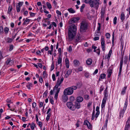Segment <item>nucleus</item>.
I'll return each mask as SVG.
<instances>
[{
    "mask_svg": "<svg viewBox=\"0 0 130 130\" xmlns=\"http://www.w3.org/2000/svg\"><path fill=\"white\" fill-rule=\"evenodd\" d=\"M76 29L75 25L72 24L69 27L68 29V39L69 41H71L74 39L75 36Z\"/></svg>",
    "mask_w": 130,
    "mask_h": 130,
    "instance_id": "f257e3e1",
    "label": "nucleus"
},
{
    "mask_svg": "<svg viewBox=\"0 0 130 130\" xmlns=\"http://www.w3.org/2000/svg\"><path fill=\"white\" fill-rule=\"evenodd\" d=\"M63 79L64 78L63 77L61 78L60 80L58 78L56 84L54 87L53 91L54 92L55 90L56 91V93L55 94L54 96V98L56 100H57V99L58 94L59 92L60 89V88H58V87L59 86H60V85L62 83L63 81Z\"/></svg>",
    "mask_w": 130,
    "mask_h": 130,
    "instance_id": "f03ea898",
    "label": "nucleus"
},
{
    "mask_svg": "<svg viewBox=\"0 0 130 130\" xmlns=\"http://www.w3.org/2000/svg\"><path fill=\"white\" fill-rule=\"evenodd\" d=\"M77 87L76 86H73L66 89L63 92V94L70 95L73 94L74 90H76Z\"/></svg>",
    "mask_w": 130,
    "mask_h": 130,
    "instance_id": "7ed1b4c3",
    "label": "nucleus"
},
{
    "mask_svg": "<svg viewBox=\"0 0 130 130\" xmlns=\"http://www.w3.org/2000/svg\"><path fill=\"white\" fill-rule=\"evenodd\" d=\"M87 23L85 21H83L81 23L80 31V32H85L87 29Z\"/></svg>",
    "mask_w": 130,
    "mask_h": 130,
    "instance_id": "20e7f679",
    "label": "nucleus"
},
{
    "mask_svg": "<svg viewBox=\"0 0 130 130\" xmlns=\"http://www.w3.org/2000/svg\"><path fill=\"white\" fill-rule=\"evenodd\" d=\"M67 105L68 107L72 110H75V105H73L71 102H68L67 103Z\"/></svg>",
    "mask_w": 130,
    "mask_h": 130,
    "instance_id": "39448f33",
    "label": "nucleus"
},
{
    "mask_svg": "<svg viewBox=\"0 0 130 130\" xmlns=\"http://www.w3.org/2000/svg\"><path fill=\"white\" fill-rule=\"evenodd\" d=\"M80 18L78 17H73L70 19L69 23L70 24H71L77 22L79 19Z\"/></svg>",
    "mask_w": 130,
    "mask_h": 130,
    "instance_id": "423d86ee",
    "label": "nucleus"
},
{
    "mask_svg": "<svg viewBox=\"0 0 130 130\" xmlns=\"http://www.w3.org/2000/svg\"><path fill=\"white\" fill-rule=\"evenodd\" d=\"M124 55V53H123L122 54H121V57L120 58V67L119 69V73L121 74L122 70V68L123 63V56Z\"/></svg>",
    "mask_w": 130,
    "mask_h": 130,
    "instance_id": "0eeeda50",
    "label": "nucleus"
},
{
    "mask_svg": "<svg viewBox=\"0 0 130 130\" xmlns=\"http://www.w3.org/2000/svg\"><path fill=\"white\" fill-rule=\"evenodd\" d=\"M101 44L102 50L103 51H104L105 50V41L104 40V38L102 36L101 37Z\"/></svg>",
    "mask_w": 130,
    "mask_h": 130,
    "instance_id": "6e6552de",
    "label": "nucleus"
},
{
    "mask_svg": "<svg viewBox=\"0 0 130 130\" xmlns=\"http://www.w3.org/2000/svg\"><path fill=\"white\" fill-rule=\"evenodd\" d=\"M11 60L10 58H8L6 60V61L5 62V64L8 65H11L13 63V59Z\"/></svg>",
    "mask_w": 130,
    "mask_h": 130,
    "instance_id": "1a4fd4ad",
    "label": "nucleus"
},
{
    "mask_svg": "<svg viewBox=\"0 0 130 130\" xmlns=\"http://www.w3.org/2000/svg\"><path fill=\"white\" fill-rule=\"evenodd\" d=\"M93 1L91 0H85V2L86 4H89L90 7L92 8L94 7Z\"/></svg>",
    "mask_w": 130,
    "mask_h": 130,
    "instance_id": "9d476101",
    "label": "nucleus"
},
{
    "mask_svg": "<svg viewBox=\"0 0 130 130\" xmlns=\"http://www.w3.org/2000/svg\"><path fill=\"white\" fill-rule=\"evenodd\" d=\"M84 124L87 125L88 128L91 129L92 128V125L87 120H85L84 122Z\"/></svg>",
    "mask_w": 130,
    "mask_h": 130,
    "instance_id": "9b49d317",
    "label": "nucleus"
},
{
    "mask_svg": "<svg viewBox=\"0 0 130 130\" xmlns=\"http://www.w3.org/2000/svg\"><path fill=\"white\" fill-rule=\"evenodd\" d=\"M106 11V9L105 8H101V17L102 18H103Z\"/></svg>",
    "mask_w": 130,
    "mask_h": 130,
    "instance_id": "f8f14e48",
    "label": "nucleus"
},
{
    "mask_svg": "<svg viewBox=\"0 0 130 130\" xmlns=\"http://www.w3.org/2000/svg\"><path fill=\"white\" fill-rule=\"evenodd\" d=\"M67 95L64 94V95L62 96V100L64 102H66L68 99Z\"/></svg>",
    "mask_w": 130,
    "mask_h": 130,
    "instance_id": "ddd939ff",
    "label": "nucleus"
},
{
    "mask_svg": "<svg viewBox=\"0 0 130 130\" xmlns=\"http://www.w3.org/2000/svg\"><path fill=\"white\" fill-rule=\"evenodd\" d=\"M72 71L71 70H69L67 72L66 74L64 75V78H67L70 75H71Z\"/></svg>",
    "mask_w": 130,
    "mask_h": 130,
    "instance_id": "4468645a",
    "label": "nucleus"
},
{
    "mask_svg": "<svg viewBox=\"0 0 130 130\" xmlns=\"http://www.w3.org/2000/svg\"><path fill=\"white\" fill-rule=\"evenodd\" d=\"M108 90L107 88L106 87V89L104 90V97L103 99H107V98L108 96Z\"/></svg>",
    "mask_w": 130,
    "mask_h": 130,
    "instance_id": "2eb2a0df",
    "label": "nucleus"
},
{
    "mask_svg": "<svg viewBox=\"0 0 130 130\" xmlns=\"http://www.w3.org/2000/svg\"><path fill=\"white\" fill-rule=\"evenodd\" d=\"M81 37L79 36H77L75 38L74 40V42L76 43V44L77 43L79 42V40L80 39Z\"/></svg>",
    "mask_w": 130,
    "mask_h": 130,
    "instance_id": "dca6fc26",
    "label": "nucleus"
},
{
    "mask_svg": "<svg viewBox=\"0 0 130 130\" xmlns=\"http://www.w3.org/2000/svg\"><path fill=\"white\" fill-rule=\"evenodd\" d=\"M94 7L97 10L99 7V2H93Z\"/></svg>",
    "mask_w": 130,
    "mask_h": 130,
    "instance_id": "f3484780",
    "label": "nucleus"
},
{
    "mask_svg": "<svg viewBox=\"0 0 130 130\" xmlns=\"http://www.w3.org/2000/svg\"><path fill=\"white\" fill-rule=\"evenodd\" d=\"M76 100V102L79 103L83 101V98L82 96H79L77 97Z\"/></svg>",
    "mask_w": 130,
    "mask_h": 130,
    "instance_id": "a211bd4d",
    "label": "nucleus"
},
{
    "mask_svg": "<svg viewBox=\"0 0 130 130\" xmlns=\"http://www.w3.org/2000/svg\"><path fill=\"white\" fill-rule=\"evenodd\" d=\"M75 109L76 108L77 109H79L80 107V104L79 103L76 102H75Z\"/></svg>",
    "mask_w": 130,
    "mask_h": 130,
    "instance_id": "6ab92c4d",
    "label": "nucleus"
},
{
    "mask_svg": "<svg viewBox=\"0 0 130 130\" xmlns=\"http://www.w3.org/2000/svg\"><path fill=\"white\" fill-rule=\"evenodd\" d=\"M107 99H103L101 105V108L102 109L105 106Z\"/></svg>",
    "mask_w": 130,
    "mask_h": 130,
    "instance_id": "aec40b11",
    "label": "nucleus"
},
{
    "mask_svg": "<svg viewBox=\"0 0 130 130\" xmlns=\"http://www.w3.org/2000/svg\"><path fill=\"white\" fill-rule=\"evenodd\" d=\"M112 69H110V68L108 69L107 72L108 73V78H110L112 74Z\"/></svg>",
    "mask_w": 130,
    "mask_h": 130,
    "instance_id": "412c9836",
    "label": "nucleus"
},
{
    "mask_svg": "<svg viewBox=\"0 0 130 130\" xmlns=\"http://www.w3.org/2000/svg\"><path fill=\"white\" fill-rule=\"evenodd\" d=\"M65 61L67 68H68L69 67V61L68 59V58H66L65 59Z\"/></svg>",
    "mask_w": 130,
    "mask_h": 130,
    "instance_id": "4be33fe9",
    "label": "nucleus"
},
{
    "mask_svg": "<svg viewBox=\"0 0 130 130\" xmlns=\"http://www.w3.org/2000/svg\"><path fill=\"white\" fill-rule=\"evenodd\" d=\"M130 54L129 55V60H128V57L127 56H125V58H124V63L126 64H127V62L128 60L129 61L130 60Z\"/></svg>",
    "mask_w": 130,
    "mask_h": 130,
    "instance_id": "5701e85b",
    "label": "nucleus"
},
{
    "mask_svg": "<svg viewBox=\"0 0 130 130\" xmlns=\"http://www.w3.org/2000/svg\"><path fill=\"white\" fill-rule=\"evenodd\" d=\"M125 14L123 12H122L121 13V16H120V19L122 20V22H123L125 19Z\"/></svg>",
    "mask_w": 130,
    "mask_h": 130,
    "instance_id": "b1692460",
    "label": "nucleus"
},
{
    "mask_svg": "<svg viewBox=\"0 0 130 130\" xmlns=\"http://www.w3.org/2000/svg\"><path fill=\"white\" fill-rule=\"evenodd\" d=\"M87 64L88 65L91 64L92 62V60L90 58L88 59L86 61Z\"/></svg>",
    "mask_w": 130,
    "mask_h": 130,
    "instance_id": "393cba45",
    "label": "nucleus"
},
{
    "mask_svg": "<svg viewBox=\"0 0 130 130\" xmlns=\"http://www.w3.org/2000/svg\"><path fill=\"white\" fill-rule=\"evenodd\" d=\"M30 20L27 19H26L24 21V22L23 23V25L24 26L26 24H28L30 22Z\"/></svg>",
    "mask_w": 130,
    "mask_h": 130,
    "instance_id": "a878e982",
    "label": "nucleus"
},
{
    "mask_svg": "<svg viewBox=\"0 0 130 130\" xmlns=\"http://www.w3.org/2000/svg\"><path fill=\"white\" fill-rule=\"evenodd\" d=\"M73 63L74 66H78L79 64V61L77 60H74L73 61Z\"/></svg>",
    "mask_w": 130,
    "mask_h": 130,
    "instance_id": "bb28decb",
    "label": "nucleus"
},
{
    "mask_svg": "<svg viewBox=\"0 0 130 130\" xmlns=\"http://www.w3.org/2000/svg\"><path fill=\"white\" fill-rule=\"evenodd\" d=\"M62 59L60 57V56L58 57V64H60V65H61Z\"/></svg>",
    "mask_w": 130,
    "mask_h": 130,
    "instance_id": "cd10ccee",
    "label": "nucleus"
},
{
    "mask_svg": "<svg viewBox=\"0 0 130 130\" xmlns=\"http://www.w3.org/2000/svg\"><path fill=\"white\" fill-rule=\"evenodd\" d=\"M68 11L70 13H74L75 12V11L72 8L68 9Z\"/></svg>",
    "mask_w": 130,
    "mask_h": 130,
    "instance_id": "c85d7f7f",
    "label": "nucleus"
},
{
    "mask_svg": "<svg viewBox=\"0 0 130 130\" xmlns=\"http://www.w3.org/2000/svg\"><path fill=\"white\" fill-rule=\"evenodd\" d=\"M130 124L129 123H126V125L125 126L124 130H128L130 127Z\"/></svg>",
    "mask_w": 130,
    "mask_h": 130,
    "instance_id": "c756f323",
    "label": "nucleus"
},
{
    "mask_svg": "<svg viewBox=\"0 0 130 130\" xmlns=\"http://www.w3.org/2000/svg\"><path fill=\"white\" fill-rule=\"evenodd\" d=\"M125 110L123 109L121 111L120 113V117H123L124 113L125 112Z\"/></svg>",
    "mask_w": 130,
    "mask_h": 130,
    "instance_id": "7c9ffc66",
    "label": "nucleus"
},
{
    "mask_svg": "<svg viewBox=\"0 0 130 130\" xmlns=\"http://www.w3.org/2000/svg\"><path fill=\"white\" fill-rule=\"evenodd\" d=\"M127 87L125 86V87L123 89V90L122 91L121 94L122 95H124V94L125 93V92L126 90L127 89Z\"/></svg>",
    "mask_w": 130,
    "mask_h": 130,
    "instance_id": "2f4dec72",
    "label": "nucleus"
},
{
    "mask_svg": "<svg viewBox=\"0 0 130 130\" xmlns=\"http://www.w3.org/2000/svg\"><path fill=\"white\" fill-rule=\"evenodd\" d=\"M12 10V6H9V7L8 10L7 12L8 13L10 14V13L11 12Z\"/></svg>",
    "mask_w": 130,
    "mask_h": 130,
    "instance_id": "473e14b6",
    "label": "nucleus"
},
{
    "mask_svg": "<svg viewBox=\"0 0 130 130\" xmlns=\"http://www.w3.org/2000/svg\"><path fill=\"white\" fill-rule=\"evenodd\" d=\"M46 5L48 8L50 9L52 8V6L51 4L48 2H47L46 3Z\"/></svg>",
    "mask_w": 130,
    "mask_h": 130,
    "instance_id": "72a5a7b5",
    "label": "nucleus"
},
{
    "mask_svg": "<svg viewBox=\"0 0 130 130\" xmlns=\"http://www.w3.org/2000/svg\"><path fill=\"white\" fill-rule=\"evenodd\" d=\"M84 98L86 100H88L89 99V96L87 95H85L84 96Z\"/></svg>",
    "mask_w": 130,
    "mask_h": 130,
    "instance_id": "f704fd0d",
    "label": "nucleus"
},
{
    "mask_svg": "<svg viewBox=\"0 0 130 130\" xmlns=\"http://www.w3.org/2000/svg\"><path fill=\"white\" fill-rule=\"evenodd\" d=\"M4 31L5 34H7L8 32L9 29L7 27H6L4 28Z\"/></svg>",
    "mask_w": 130,
    "mask_h": 130,
    "instance_id": "c9c22d12",
    "label": "nucleus"
},
{
    "mask_svg": "<svg viewBox=\"0 0 130 130\" xmlns=\"http://www.w3.org/2000/svg\"><path fill=\"white\" fill-rule=\"evenodd\" d=\"M106 74H101L100 77L101 79H103L105 77Z\"/></svg>",
    "mask_w": 130,
    "mask_h": 130,
    "instance_id": "e433bc0d",
    "label": "nucleus"
},
{
    "mask_svg": "<svg viewBox=\"0 0 130 130\" xmlns=\"http://www.w3.org/2000/svg\"><path fill=\"white\" fill-rule=\"evenodd\" d=\"M35 126V124L33 122L32 123L30 126L31 129L32 130H34V129Z\"/></svg>",
    "mask_w": 130,
    "mask_h": 130,
    "instance_id": "4c0bfd02",
    "label": "nucleus"
},
{
    "mask_svg": "<svg viewBox=\"0 0 130 130\" xmlns=\"http://www.w3.org/2000/svg\"><path fill=\"white\" fill-rule=\"evenodd\" d=\"M4 29L3 26H0V33L1 34H3V32Z\"/></svg>",
    "mask_w": 130,
    "mask_h": 130,
    "instance_id": "58836bf2",
    "label": "nucleus"
},
{
    "mask_svg": "<svg viewBox=\"0 0 130 130\" xmlns=\"http://www.w3.org/2000/svg\"><path fill=\"white\" fill-rule=\"evenodd\" d=\"M117 17H114L113 20V24L114 25L116 24L117 23Z\"/></svg>",
    "mask_w": 130,
    "mask_h": 130,
    "instance_id": "ea45409f",
    "label": "nucleus"
},
{
    "mask_svg": "<svg viewBox=\"0 0 130 130\" xmlns=\"http://www.w3.org/2000/svg\"><path fill=\"white\" fill-rule=\"evenodd\" d=\"M30 86L32 87V84L31 83H29L28 84V85L27 86V88H28V89H30Z\"/></svg>",
    "mask_w": 130,
    "mask_h": 130,
    "instance_id": "a19ab883",
    "label": "nucleus"
},
{
    "mask_svg": "<svg viewBox=\"0 0 130 130\" xmlns=\"http://www.w3.org/2000/svg\"><path fill=\"white\" fill-rule=\"evenodd\" d=\"M105 36L107 38L109 39L110 37V35L109 33H107L106 34Z\"/></svg>",
    "mask_w": 130,
    "mask_h": 130,
    "instance_id": "79ce46f5",
    "label": "nucleus"
},
{
    "mask_svg": "<svg viewBox=\"0 0 130 130\" xmlns=\"http://www.w3.org/2000/svg\"><path fill=\"white\" fill-rule=\"evenodd\" d=\"M6 101L7 103H12L13 102L10 99H7L6 100Z\"/></svg>",
    "mask_w": 130,
    "mask_h": 130,
    "instance_id": "37998d69",
    "label": "nucleus"
},
{
    "mask_svg": "<svg viewBox=\"0 0 130 130\" xmlns=\"http://www.w3.org/2000/svg\"><path fill=\"white\" fill-rule=\"evenodd\" d=\"M16 9L17 11V12H19L20 11V7H19L18 6H16Z\"/></svg>",
    "mask_w": 130,
    "mask_h": 130,
    "instance_id": "c03bdc74",
    "label": "nucleus"
},
{
    "mask_svg": "<svg viewBox=\"0 0 130 130\" xmlns=\"http://www.w3.org/2000/svg\"><path fill=\"white\" fill-rule=\"evenodd\" d=\"M13 39L10 38H8L7 39V42L11 43Z\"/></svg>",
    "mask_w": 130,
    "mask_h": 130,
    "instance_id": "a18cd8bd",
    "label": "nucleus"
},
{
    "mask_svg": "<svg viewBox=\"0 0 130 130\" xmlns=\"http://www.w3.org/2000/svg\"><path fill=\"white\" fill-rule=\"evenodd\" d=\"M98 24L99 25V26L98 27L97 30L98 31H99L100 30L101 27V24L100 23H98Z\"/></svg>",
    "mask_w": 130,
    "mask_h": 130,
    "instance_id": "49530a36",
    "label": "nucleus"
},
{
    "mask_svg": "<svg viewBox=\"0 0 130 130\" xmlns=\"http://www.w3.org/2000/svg\"><path fill=\"white\" fill-rule=\"evenodd\" d=\"M54 68V64L53 63V62L52 63V64L51 65V71H52Z\"/></svg>",
    "mask_w": 130,
    "mask_h": 130,
    "instance_id": "de8ad7c7",
    "label": "nucleus"
},
{
    "mask_svg": "<svg viewBox=\"0 0 130 130\" xmlns=\"http://www.w3.org/2000/svg\"><path fill=\"white\" fill-rule=\"evenodd\" d=\"M92 102H89L88 103L87 107H89L92 104Z\"/></svg>",
    "mask_w": 130,
    "mask_h": 130,
    "instance_id": "09e8293b",
    "label": "nucleus"
},
{
    "mask_svg": "<svg viewBox=\"0 0 130 130\" xmlns=\"http://www.w3.org/2000/svg\"><path fill=\"white\" fill-rule=\"evenodd\" d=\"M36 13H32L31 12H29V14H30V16L31 17H34L35 16V14Z\"/></svg>",
    "mask_w": 130,
    "mask_h": 130,
    "instance_id": "8fccbe9b",
    "label": "nucleus"
},
{
    "mask_svg": "<svg viewBox=\"0 0 130 130\" xmlns=\"http://www.w3.org/2000/svg\"><path fill=\"white\" fill-rule=\"evenodd\" d=\"M112 44H113L114 40V32H113L112 33Z\"/></svg>",
    "mask_w": 130,
    "mask_h": 130,
    "instance_id": "3c124183",
    "label": "nucleus"
},
{
    "mask_svg": "<svg viewBox=\"0 0 130 130\" xmlns=\"http://www.w3.org/2000/svg\"><path fill=\"white\" fill-rule=\"evenodd\" d=\"M39 81L41 83H42L43 81V78H42V77L40 76L39 77Z\"/></svg>",
    "mask_w": 130,
    "mask_h": 130,
    "instance_id": "603ef678",
    "label": "nucleus"
},
{
    "mask_svg": "<svg viewBox=\"0 0 130 130\" xmlns=\"http://www.w3.org/2000/svg\"><path fill=\"white\" fill-rule=\"evenodd\" d=\"M48 91L46 90L44 92L43 94V97L44 96H46L47 95V94L48 93Z\"/></svg>",
    "mask_w": 130,
    "mask_h": 130,
    "instance_id": "864d4df0",
    "label": "nucleus"
},
{
    "mask_svg": "<svg viewBox=\"0 0 130 130\" xmlns=\"http://www.w3.org/2000/svg\"><path fill=\"white\" fill-rule=\"evenodd\" d=\"M85 7V4H83L82 6L80 8V11L81 12H82L83 11V9Z\"/></svg>",
    "mask_w": 130,
    "mask_h": 130,
    "instance_id": "5fc2aeb1",
    "label": "nucleus"
},
{
    "mask_svg": "<svg viewBox=\"0 0 130 130\" xmlns=\"http://www.w3.org/2000/svg\"><path fill=\"white\" fill-rule=\"evenodd\" d=\"M51 116V115L50 114H48L47 115L46 118V120L47 121H48L50 119V117Z\"/></svg>",
    "mask_w": 130,
    "mask_h": 130,
    "instance_id": "6e6d98bb",
    "label": "nucleus"
},
{
    "mask_svg": "<svg viewBox=\"0 0 130 130\" xmlns=\"http://www.w3.org/2000/svg\"><path fill=\"white\" fill-rule=\"evenodd\" d=\"M72 48L71 46H69L68 49V51L69 52H71L72 51Z\"/></svg>",
    "mask_w": 130,
    "mask_h": 130,
    "instance_id": "4d7b16f0",
    "label": "nucleus"
},
{
    "mask_svg": "<svg viewBox=\"0 0 130 130\" xmlns=\"http://www.w3.org/2000/svg\"><path fill=\"white\" fill-rule=\"evenodd\" d=\"M52 78L54 81H55L56 80L55 75L54 74H53L52 75Z\"/></svg>",
    "mask_w": 130,
    "mask_h": 130,
    "instance_id": "13d9d810",
    "label": "nucleus"
},
{
    "mask_svg": "<svg viewBox=\"0 0 130 130\" xmlns=\"http://www.w3.org/2000/svg\"><path fill=\"white\" fill-rule=\"evenodd\" d=\"M100 51L99 48H98L96 49V53L98 54V55H99L100 53Z\"/></svg>",
    "mask_w": 130,
    "mask_h": 130,
    "instance_id": "bf43d9fd",
    "label": "nucleus"
},
{
    "mask_svg": "<svg viewBox=\"0 0 130 130\" xmlns=\"http://www.w3.org/2000/svg\"><path fill=\"white\" fill-rule=\"evenodd\" d=\"M13 48V46L12 45H11L10 46L9 50L10 51H12Z\"/></svg>",
    "mask_w": 130,
    "mask_h": 130,
    "instance_id": "052dcab7",
    "label": "nucleus"
},
{
    "mask_svg": "<svg viewBox=\"0 0 130 130\" xmlns=\"http://www.w3.org/2000/svg\"><path fill=\"white\" fill-rule=\"evenodd\" d=\"M70 99L71 101H72L74 100V98L73 96H71L70 97Z\"/></svg>",
    "mask_w": 130,
    "mask_h": 130,
    "instance_id": "680f3d73",
    "label": "nucleus"
},
{
    "mask_svg": "<svg viewBox=\"0 0 130 130\" xmlns=\"http://www.w3.org/2000/svg\"><path fill=\"white\" fill-rule=\"evenodd\" d=\"M36 103L35 102H34L32 103V107L33 108H35L36 107Z\"/></svg>",
    "mask_w": 130,
    "mask_h": 130,
    "instance_id": "e2e57ef3",
    "label": "nucleus"
},
{
    "mask_svg": "<svg viewBox=\"0 0 130 130\" xmlns=\"http://www.w3.org/2000/svg\"><path fill=\"white\" fill-rule=\"evenodd\" d=\"M2 52H1V51L0 50V59L1 60L3 58V57L2 55Z\"/></svg>",
    "mask_w": 130,
    "mask_h": 130,
    "instance_id": "0e129e2a",
    "label": "nucleus"
},
{
    "mask_svg": "<svg viewBox=\"0 0 130 130\" xmlns=\"http://www.w3.org/2000/svg\"><path fill=\"white\" fill-rule=\"evenodd\" d=\"M110 56L108 55V56H105V59H107L109 60L110 59Z\"/></svg>",
    "mask_w": 130,
    "mask_h": 130,
    "instance_id": "69168bd1",
    "label": "nucleus"
},
{
    "mask_svg": "<svg viewBox=\"0 0 130 130\" xmlns=\"http://www.w3.org/2000/svg\"><path fill=\"white\" fill-rule=\"evenodd\" d=\"M99 113H100V112H96V114L95 115V117L96 119L98 117V115L99 114Z\"/></svg>",
    "mask_w": 130,
    "mask_h": 130,
    "instance_id": "338daca9",
    "label": "nucleus"
},
{
    "mask_svg": "<svg viewBox=\"0 0 130 130\" xmlns=\"http://www.w3.org/2000/svg\"><path fill=\"white\" fill-rule=\"evenodd\" d=\"M103 90V88L102 86H101L100 87V93H101V92Z\"/></svg>",
    "mask_w": 130,
    "mask_h": 130,
    "instance_id": "774afa93",
    "label": "nucleus"
}]
</instances>
